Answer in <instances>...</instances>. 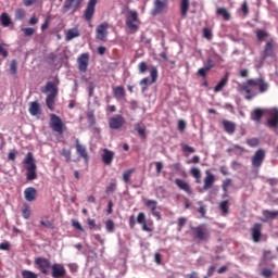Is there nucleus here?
<instances>
[{"label":"nucleus","instance_id":"obj_9","mask_svg":"<svg viewBox=\"0 0 278 278\" xmlns=\"http://www.w3.org/2000/svg\"><path fill=\"white\" fill-rule=\"evenodd\" d=\"M143 203L146 207L150 210L152 216H154L157 220L162 218V214L157 211V201L143 199Z\"/></svg>","mask_w":278,"mask_h":278},{"label":"nucleus","instance_id":"obj_49","mask_svg":"<svg viewBox=\"0 0 278 278\" xmlns=\"http://www.w3.org/2000/svg\"><path fill=\"white\" fill-rule=\"evenodd\" d=\"M138 68H139V73L141 74L147 73V68H148L147 62L139 63Z\"/></svg>","mask_w":278,"mask_h":278},{"label":"nucleus","instance_id":"obj_29","mask_svg":"<svg viewBox=\"0 0 278 278\" xmlns=\"http://www.w3.org/2000/svg\"><path fill=\"white\" fill-rule=\"evenodd\" d=\"M164 2L162 0H155L154 1V10L152 11V14H160L164 12Z\"/></svg>","mask_w":278,"mask_h":278},{"label":"nucleus","instance_id":"obj_8","mask_svg":"<svg viewBox=\"0 0 278 278\" xmlns=\"http://www.w3.org/2000/svg\"><path fill=\"white\" fill-rule=\"evenodd\" d=\"M264 160H266V151L258 149L252 156V166L254 168H260L262 164H264Z\"/></svg>","mask_w":278,"mask_h":278},{"label":"nucleus","instance_id":"obj_64","mask_svg":"<svg viewBox=\"0 0 278 278\" xmlns=\"http://www.w3.org/2000/svg\"><path fill=\"white\" fill-rule=\"evenodd\" d=\"M216 270V267H215V265H212L210 268H208V270H207V275H206V277L208 278V277H212V275H214V271Z\"/></svg>","mask_w":278,"mask_h":278},{"label":"nucleus","instance_id":"obj_2","mask_svg":"<svg viewBox=\"0 0 278 278\" xmlns=\"http://www.w3.org/2000/svg\"><path fill=\"white\" fill-rule=\"evenodd\" d=\"M266 114L267 121L265 123L266 127L269 129H278V110L277 109H269V110H262L255 109L251 114V119L260 123L262 121V116Z\"/></svg>","mask_w":278,"mask_h":278},{"label":"nucleus","instance_id":"obj_30","mask_svg":"<svg viewBox=\"0 0 278 278\" xmlns=\"http://www.w3.org/2000/svg\"><path fill=\"white\" fill-rule=\"evenodd\" d=\"M217 16H223L224 21H230L231 14L225 8H218L216 11Z\"/></svg>","mask_w":278,"mask_h":278},{"label":"nucleus","instance_id":"obj_40","mask_svg":"<svg viewBox=\"0 0 278 278\" xmlns=\"http://www.w3.org/2000/svg\"><path fill=\"white\" fill-rule=\"evenodd\" d=\"M60 155L64 157L65 162H71L72 152L70 149H66V148L62 149L60 151Z\"/></svg>","mask_w":278,"mask_h":278},{"label":"nucleus","instance_id":"obj_33","mask_svg":"<svg viewBox=\"0 0 278 278\" xmlns=\"http://www.w3.org/2000/svg\"><path fill=\"white\" fill-rule=\"evenodd\" d=\"M190 173L194 177L197 184H201V169L199 167H191Z\"/></svg>","mask_w":278,"mask_h":278},{"label":"nucleus","instance_id":"obj_37","mask_svg":"<svg viewBox=\"0 0 278 278\" xmlns=\"http://www.w3.org/2000/svg\"><path fill=\"white\" fill-rule=\"evenodd\" d=\"M150 77H151V84H155V81H157L159 73H157L156 66H151Z\"/></svg>","mask_w":278,"mask_h":278},{"label":"nucleus","instance_id":"obj_52","mask_svg":"<svg viewBox=\"0 0 278 278\" xmlns=\"http://www.w3.org/2000/svg\"><path fill=\"white\" fill-rule=\"evenodd\" d=\"M262 275H263L265 278L273 277V270H271V269H268V268H264V269L262 270Z\"/></svg>","mask_w":278,"mask_h":278},{"label":"nucleus","instance_id":"obj_15","mask_svg":"<svg viewBox=\"0 0 278 278\" xmlns=\"http://www.w3.org/2000/svg\"><path fill=\"white\" fill-rule=\"evenodd\" d=\"M52 269V277L53 278H62L66 275V268H64V265L62 264H53L51 266Z\"/></svg>","mask_w":278,"mask_h":278},{"label":"nucleus","instance_id":"obj_54","mask_svg":"<svg viewBox=\"0 0 278 278\" xmlns=\"http://www.w3.org/2000/svg\"><path fill=\"white\" fill-rule=\"evenodd\" d=\"M172 170H175L176 173H181V163H175L170 165Z\"/></svg>","mask_w":278,"mask_h":278},{"label":"nucleus","instance_id":"obj_1","mask_svg":"<svg viewBox=\"0 0 278 278\" xmlns=\"http://www.w3.org/2000/svg\"><path fill=\"white\" fill-rule=\"evenodd\" d=\"M268 83H265L264 78H252L240 85L239 91L241 94H245L248 101H251L257 94V88L261 93H264L268 90Z\"/></svg>","mask_w":278,"mask_h":278},{"label":"nucleus","instance_id":"obj_5","mask_svg":"<svg viewBox=\"0 0 278 278\" xmlns=\"http://www.w3.org/2000/svg\"><path fill=\"white\" fill-rule=\"evenodd\" d=\"M24 164H26L28 181H34V179H38V174L36 173V163L34 162V154H31V152L27 153Z\"/></svg>","mask_w":278,"mask_h":278},{"label":"nucleus","instance_id":"obj_42","mask_svg":"<svg viewBox=\"0 0 278 278\" xmlns=\"http://www.w3.org/2000/svg\"><path fill=\"white\" fill-rule=\"evenodd\" d=\"M105 227H106V231H109V233H114V229L116 228V225L114 224V222L112 219H108L105 222Z\"/></svg>","mask_w":278,"mask_h":278},{"label":"nucleus","instance_id":"obj_62","mask_svg":"<svg viewBox=\"0 0 278 278\" xmlns=\"http://www.w3.org/2000/svg\"><path fill=\"white\" fill-rule=\"evenodd\" d=\"M155 166H156V173L157 175H160V173H162V168H164V165L162 164V162H155Z\"/></svg>","mask_w":278,"mask_h":278},{"label":"nucleus","instance_id":"obj_28","mask_svg":"<svg viewBox=\"0 0 278 278\" xmlns=\"http://www.w3.org/2000/svg\"><path fill=\"white\" fill-rule=\"evenodd\" d=\"M79 29L78 28H72L66 31L65 40L70 42V40H73V38H79Z\"/></svg>","mask_w":278,"mask_h":278},{"label":"nucleus","instance_id":"obj_4","mask_svg":"<svg viewBox=\"0 0 278 278\" xmlns=\"http://www.w3.org/2000/svg\"><path fill=\"white\" fill-rule=\"evenodd\" d=\"M126 26L131 31L136 34L140 29V18L138 17V11H128L126 14Z\"/></svg>","mask_w":278,"mask_h":278},{"label":"nucleus","instance_id":"obj_45","mask_svg":"<svg viewBox=\"0 0 278 278\" xmlns=\"http://www.w3.org/2000/svg\"><path fill=\"white\" fill-rule=\"evenodd\" d=\"M181 150L184 153H194V151H195L194 148H192L186 143L181 144Z\"/></svg>","mask_w":278,"mask_h":278},{"label":"nucleus","instance_id":"obj_56","mask_svg":"<svg viewBox=\"0 0 278 278\" xmlns=\"http://www.w3.org/2000/svg\"><path fill=\"white\" fill-rule=\"evenodd\" d=\"M115 190H116V182H111L106 188L108 194H110L111 192H114Z\"/></svg>","mask_w":278,"mask_h":278},{"label":"nucleus","instance_id":"obj_25","mask_svg":"<svg viewBox=\"0 0 278 278\" xmlns=\"http://www.w3.org/2000/svg\"><path fill=\"white\" fill-rule=\"evenodd\" d=\"M28 112L31 116H38L41 112L40 103H38V101L30 102Z\"/></svg>","mask_w":278,"mask_h":278},{"label":"nucleus","instance_id":"obj_23","mask_svg":"<svg viewBox=\"0 0 278 278\" xmlns=\"http://www.w3.org/2000/svg\"><path fill=\"white\" fill-rule=\"evenodd\" d=\"M223 127L226 134H229L230 136L236 134V123L225 119L223 121Z\"/></svg>","mask_w":278,"mask_h":278},{"label":"nucleus","instance_id":"obj_18","mask_svg":"<svg viewBox=\"0 0 278 278\" xmlns=\"http://www.w3.org/2000/svg\"><path fill=\"white\" fill-rule=\"evenodd\" d=\"M206 177L204 178V186L203 190H210L214 186V182L216 181V177L214 174L210 173V170L205 172Z\"/></svg>","mask_w":278,"mask_h":278},{"label":"nucleus","instance_id":"obj_57","mask_svg":"<svg viewBox=\"0 0 278 278\" xmlns=\"http://www.w3.org/2000/svg\"><path fill=\"white\" fill-rule=\"evenodd\" d=\"M241 12H243L244 15L249 14V4L247 3V1H244L241 5Z\"/></svg>","mask_w":278,"mask_h":278},{"label":"nucleus","instance_id":"obj_13","mask_svg":"<svg viewBox=\"0 0 278 278\" xmlns=\"http://www.w3.org/2000/svg\"><path fill=\"white\" fill-rule=\"evenodd\" d=\"M89 62L90 55L88 53L80 54L77 59L78 71H80V73H86V71H88Z\"/></svg>","mask_w":278,"mask_h":278},{"label":"nucleus","instance_id":"obj_6","mask_svg":"<svg viewBox=\"0 0 278 278\" xmlns=\"http://www.w3.org/2000/svg\"><path fill=\"white\" fill-rule=\"evenodd\" d=\"M50 127L52 131H55L56 134H64V122H62V118L55 114H50Z\"/></svg>","mask_w":278,"mask_h":278},{"label":"nucleus","instance_id":"obj_24","mask_svg":"<svg viewBox=\"0 0 278 278\" xmlns=\"http://www.w3.org/2000/svg\"><path fill=\"white\" fill-rule=\"evenodd\" d=\"M274 47H275V43H274L273 40H271V41H268V42L265 45L264 53H263V58H264V59L273 56V54L275 53Z\"/></svg>","mask_w":278,"mask_h":278},{"label":"nucleus","instance_id":"obj_51","mask_svg":"<svg viewBox=\"0 0 278 278\" xmlns=\"http://www.w3.org/2000/svg\"><path fill=\"white\" fill-rule=\"evenodd\" d=\"M22 31H24V36H34L36 30L34 28H23Z\"/></svg>","mask_w":278,"mask_h":278},{"label":"nucleus","instance_id":"obj_7","mask_svg":"<svg viewBox=\"0 0 278 278\" xmlns=\"http://www.w3.org/2000/svg\"><path fill=\"white\" fill-rule=\"evenodd\" d=\"M108 29H110V24L106 22L101 23L96 28V38L102 42H108Z\"/></svg>","mask_w":278,"mask_h":278},{"label":"nucleus","instance_id":"obj_20","mask_svg":"<svg viewBox=\"0 0 278 278\" xmlns=\"http://www.w3.org/2000/svg\"><path fill=\"white\" fill-rule=\"evenodd\" d=\"M175 185L180 190H184V192H187V194H192V189L190 188V185L188 182H186L185 180L177 178L175 180Z\"/></svg>","mask_w":278,"mask_h":278},{"label":"nucleus","instance_id":"obj_44","mask_svg":"<svg viewBox=\"0 0 278 278\" xmlns=\"http://www.w3.org/2000/svg\"><path fill=\"white\" fill-rule=\"evenodd\" d=\"M15 18H16V21H23V18H25V10L17 9L15 11Z\"/></svg>","mask_w":278,"mask_h":278},{"label":"nucleus","instance_id":"obj_31","mask_svg":"<svg viewBox=\"0 0 278 278\" xmlns=\"http://www.w3.org/2000/svg\"><path fill=\"white\" fill-rule=\"evenodd\" d=\"M0 22L2 24V27H10V25H12V18H10V15L8 13L1 14Z\"/></svg>","mask_w":278,"mask_h":278},{"label":"nucleus","instance_id":"obj_60","mask_svg":"<svg viewBox=\"0 0 278 278\" xmlns=\"http://www.w3.org/2000/svg\"><path fill=\"white\" fill-rule=\"evenodd\" d=\"M203 36L204 38H212V30H210V28H203Z\"/></svg>","mask_w":278,"mask_h":278},{"label":"nucleus","instance_id":"obj_3","mask_svg":"<svg viewBox=\"0 0 278 278\" xmlns=\"http://www.w3.org/2000/svg\"><path fill=\"white\" fill-rule=\"evenodd\" d=\"M43 92H50L46 98V105L50 109L51 112L55 110V97H58V86L55 83L48 81Z\"/></svg>","mask_w":278,"mask_h":278},{"label":"nucleus","instance_id":"obj_39","mask_svg":"<svg viewBox=\"0 0 278 278\" xmlns=\"http://www.w3.org/2000/svg\"><path fill=\"white\" fill-rule=\"evenodd\" d=\"M256 37H257L258 42H263V40H266V38H268V33H266L265 30H262V29H257Z\"/></svg>","mask_w":278,"mask_h":278},{"label":"nucleus","instance_id":"obj_27","mask_svg":"<svg viewBox=\"0 0 278 278\" xmlns=\"http://www.w3.org/2000/svg\"><path fill=\"white\" fill-rule=\"evenodd\" d=\"M229 81V74H226L225 77H223L219 83L214 87V92H220L225 86H227Z\"/></svg>","mask_w":278,"mask_h":278},{"label":"nucleus","instance_id":"obj_34","mask_svg":"<svg viewBox=\"0 0 278 278\" xmlns=\"http://www.w3.org/2000/svg\"><path fill=\"white\" fill-rule=\"evenodd\" d=\"M134 173H136V168L126 169L123 173V181H125V184H129V180L131 179V175H134Z\"/></svg>","mask_w":278,"mask_h":278},{"label":"nucleus","instance_id":"obj_63","mask_svg":"<svg viewBox=\"0 0 278 278\" xmlns=\"http://www.w3.org/2000/svg\"><path fill=\"white\" fill-rule=\"evenodd\" d=\"M207 68L206 67H202L198 71V74L200 75V77H205V75H207Z\"/></svg>","mask_w":278,"mask_h":278},{"label":"nucleus","instance_id":"obj_43","mask_svg":"<svg viewBox=\"0 0 278 278\" xmlns=\"http://www.w3.org/2000/svg\"><path fill=\"white\" fill-rule=\"evenodd\" d=\"M22 277L23 278H38V275L31 270H23Z\"/></svg>","mask_w":278,"mask_h":278},{"label":"nucleus","instance_id":"obj_47","mask_svg":"<svg viewBox=\"0 0 278 278\" xmlns=\"http://www.w3.org/2000/svg\"><path fill=\"white\" fill-rule=\"evenodd\" d=\"M137 223L139 225H144V223H147V217L144 215V213H139L137 216Z\"/></svg>","mask_w":278,"mask_h":278},{"label":"nucleus","instance_id":"obj_22","mask_svg":"<svg viewBox=\"0 0 278 278\" xmlns=\"http://www.w3.org/2000/svg\"><path fill=\"white\" fill-rule=\"evenodd\" d=\"M113 160H114V152H112L111 150L104 149L102 154V162H104L106 166H110Z\"/></svg>","mask_w":278,"mask_h":278},{"label":"nucleus","instance_id":"obj_55","mask_svg":"<svg viewBox=\"0 0 278 278\" xmlns=\"http://www.w3.org/2000/svg\"><path fill=\"white\" fill-rule=\"evenodd\" d=\"M204 68H206V71H211V68H214V61H212V59H207Z\"/></svg>","mask_w":278,"mask_h":278},{"label":"nucleus","instance_id":"obj_17","mask_svg":"<svg viewBox=\"0 0 278 278\" xmlns=\"http://www.w3.org/2000/svg\"><path fill=\"white\" fill-rule=\"evenodd\" d=\"M76 153L79 157H83L85 162H88V150H86V146L79 143V139H76Z\"/></svg>","mask_w":278,"mask_h":278},{"label":"nucleus","instance_id":"obj_38","mask_svg":"<svg viewBox=\"0 0 278 278\" xmlns=\"http://www.w3.org/2000/svg\"><path fill=\"white\" fill-rule=\"evenodd\" d=\"M135 129L140 138H147V128L140 126V124H136Z\"/></svg>","mask_w":278,"mask_h":278},{"label":"nucleus","instance_id":"obj_61","mask_svg":"<svg viewBox=\"0 0 278 278\" xmlns=\"http://www.w3.org/2000/svg\"><path fill=\"white\" fill-rule=\"evenodd\" d=\"M186 223H188V219L186 217L178 218V227H180V229L186 225Z\"/></svg>","mask_w":278,"mask_h":278},{"label":"nucleus","instance_id":"obj_11","mask_svg":"<svg viewBox=\"0 0 278 278\" xmlns=\"http://www.w3.org/2000/svg\"><path fill=\"white\" fill-rule=\"evenodd\" d=\"M35 264L41 270L42 275H49V268H51V262L47 258L37 257Z\"/></svg>","mask_w":278,"mask_h":278},{"label":"nucleus","instance_id":"obj_48","mask_svg":"<svg viewBox=\"0 0 278 278\" xmlns=\"http://www.w3.org/2000/svg\"><path fill=\"white\" fill-rule=\"evenodd\" d=\"M5 47V43H0V55L2 58H8V49Z\"/></svg>","mask_w":278,"mask_h":278},{"label":"nucleus","instance_id":"obj_58","mask_svg":"<svg viewBox=\"0 0 278 278\" xmlns=\"http://www.w3.org/2000/svg\"><path fill=\"white\" fill-rule=\"evenodd\" d=\"M73 227H75V229H77L78 231H84V227H81V224H79V222L77 220H73L72 222Z\"/></svg>","mask_w":278,"mask_h":278},{"label":"nucleus","instance_id":"obj_36","mask_svg":"<svg viewBox=\"0 0 278 278\" xmlns=\"http://www.w3.org/2000/svg\"><path fill=\"white\" fill-rule=\"evenodd\" d=\"M22 216H23V218H25V220H28V218L31 216V210L29 208V204L23 205Z\"/></svg>","mask_w":278,"mask_h":278},{"label":"nucleus","instance_id":"obj_41","mask_svg":"<svg viewBox=\"0 0 278 278\" xmlns=\"http://www.w3.org/2000/svg\"><path fill=\"white\" fill-rule=\"evenodd\" d=\"M219 207H220L224 216H227L229 214V201L220 202Z\"/></svg>","mask_w":278,"mask_h":278},{"label":"nucleus","instance_id":"obj_50","mask_svg":"<svg viewBox=\"0 0 278 278\" xmlns=\"http://www.w3.org/2000/svg\"><path fill=\"white\" fill-rule=\"evenodd\" d=\"M247 144H249V147H257V144H260V140L256 138L248 139Z\"/></svg>","mask_w":278,"mask_h":278},{"label":"nucleus","instance_id":"obj_32","mask_svg":"<svg viewBox=\"0 0 278 278\" xmlns=\"http://www.w3.org/2000/svg\"><path fill=\"white\" fill-rule=\"evenodd\" d=\"M113 94L115 99H123L125 97V88L117 86L113 89Z\"/></svg>","mask_w":278,"mask_h":278},{"label":"nucleus","instance_id":"obj_16","mask_svg":"<svg viewBox=\"0 0 278 278\" xmlns=\"http://www.w3.org/2000/svg\"><path fill=\"white\" fill-rule=\"evenodd\" d=\"M84 3V0H65L63 5V14H66L71 8L74 10H78V8Z\"/></svg>","mask_w":278,"mask_h":278},{"label":"nucleus","instance_id":"obj_12","mask_svg":"<svg viewBox=\"0 0 278 278\" xmlns=\"http://www.w3.org/2000/svg\"><path fill=\"white\" fill-rule=\"evenodd\" d=\"M97 1L98 0H89L85 9V12H84L85 21H88L89 23L92 21V17L94 16V8H97Z\"/></svg>","mask_w":278,"mask_h":278},{"label":"nucleus","instance_id":"obj_53","mask_svg":"<svg viewBox=\"0 0 278 278\" xmlns=\"http://www.w3.org/2000/svg\"><path fill=\"white\" fill-rule=\"evenodd\" d=\"M140 86H142V92L147 91V86H149V79L147 77L141 79Z\"/></svg>","mask_w":278,"mask_h":278},{"label":"nucleus","instance_id":"obj_19","mask_svg":"<svg viewBox=\"0 0 278 278\" xmlns=\"http://www.w3.org/2000/svg\"><path fill=\"white\" fill-rule=\"evenodd\" d=\"M36 194H38V192L34 187H28L24 190V197L26 201H28L29 203H31L33 201H36Z\"/></svg>","mask_w":278,"mask_h":278},{"label":"nucleus","instance_id":"obj_21","mask_svg":"<svg viewBox=\"0 0 278 278\" xmlns=\"http://www.w3.org/2000/svg\"><path fill=\"white\" fill-rule=\"evenodd\" d=\"M262 238V225L255 224L252 228V240L253 242H258Z\"/></svg>","mask_w":278,"mask_h":278},{"label":"nucleus","instance_id":"obj_46","mask_svg":"<svg viewBox=\"0 0 278 278\" xmlns=\"http://www.w3.org/2000/svg\"><path fill=\"white\" fill-rule=\"evenodd\" d=\"M18 63L16 60H12L10 64V71L12 75H16V68H17Z\"/></svg>","mask_w":278,"mask_h":278},{"label":"nucleus","instance_id":"obj_14","mask_svg":"<svg viewBox=\"0 0 278 278\" xmlns=\"http://www.w3.org/2000/svg\"><path fill=\"white\" fill-rule=\"evenodd\" d=\"M125 125V117L123 115H114L109 119V127L111 129H121Z\"/></svg>","mask_w":278,"mask_h":278},{"label":"nucleus","instance_id":"obj_26","mask_svg":"<svg viewBox=\"0 0 278 278\" xmlns=\"http://www.w3.org/2000/svg\"><path fill=\"white\" fill-rule=\"evenodd\" d=\"M190 9V0H181L180 2V15L182 18L188 16V10Z\"/></svg>","mask_w":278,"mask_h":278},{"label":"nucleus","instance_id":"obj_35","mask_svg":"<svg viewBox=\"0 0 278 278\" xmlns=\"http://www.w3.org/2000/svg\"><path fill=\"white\" fill-rule=\"evenodd\" d=\"M263 216L267 219H275L278 217V211H263Z\"/></svg>","mask_w":278,"mask_h":278},{"label":"nucleus","instance_id":"obj_10","mask_svg":"<svg viewBox=\"0 0 278 278\" xmlns=\"http://www.w3.org/2000/svg\"><path fill=\"white\" fill-rule=\"evenodd\" d=\"M193 231L198 240H210V230L205 224L195 227Z\"/></svg>","mask_w":278,"mask_h":278},{"label":"nucleus","instance_id":"obj_59","mask_svg":"<svg viewBox=\"0 0 278 278\" xmlns=\"http://www.w3.org/2000/svg\"><path fill=\"white\" fill-rule=\"evenodd\" d=\"M186 129V122L184 119L178 121V130L184 131Z\"/></svg>","mask_w":278,"mask_h":278}]
</instances>
